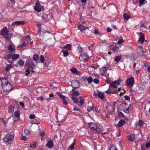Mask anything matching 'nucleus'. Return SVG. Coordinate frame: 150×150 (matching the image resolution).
<instances>
[{
    "mask_svg": "<svg viewBox=\"0 0 150 150\" xmlns=\"http://www.w3.org/2000/svg\"><path fill=\"white\" fill-rule=\"evenodd\" d=\"M17 64L20 66H23L24 64V61L21 59H20L17 61Z\"/></svg>",
    "mask_w": 150,
    "mask_h": 150,
    "instance_id": "obj_27",
    "label": "nucleus"
},
{
    "mask_svg": "<svg viewBox=\"0 0 150 150\" xmlns=\"http://www.w3.org/2000/svg\"><path fill=\"white\" fill-rule=\"evenodd\" d=\"M31 123L32 124H39L40 122L36 119H34L33 120Z\"/></svg>",
    "mask_w": 150,
    "mask_h": 150,
    "instance_id": "obj_35",
    "label": "nucleus"
},
{
    "mask_svg": "<svg viewBox=\"0 0 150 150\" xmlns=\"http://www.w3.org/2000/svg\"><path fill=\"white\" fill-rule=\"evenodd\" d=\"M13 138V133L12 132L8 134L5 136L3 138V141L4 142H6L7 144L8 143L10 144H11V141Z\"/></svg>",
    "mask_w": 150,
    "mask_h": 150,
    "instance_id": "obj_2",
    "label": "nucleus"
},
{
    "mask_svg": "<svg viewBox=\"0 0 150 150\" xmlns=\"http://www.w3.org/2000/svg\"><path fill=\"white\" fill-rule=\"evenodd\" d=\"M112 50L113 51L116 52L117 51L119 50V48L118 47H114L112 48Z\"/></svg>",
    "mask_w": 150,
    "mask_h": 150,
    "instance_id": "obj_45",
    "label": "nucleus"
},
{
    "mask_svg": "<svg viewBox=\"0 0 150 150\" xmlns=\"http://www.w3.org/2000/svg\"><path fill=\"white\" fill-rule=\"evenodd\" d=\"M125 123V121L124 120H121L118 122V125L119 127L122 126Z\"/></svg>",
    "mask_w": 150,
    "mask_h": 150,
    "instance_id": "obj_32",
    "label": "nucleus"
},
{
    "mask_svg": "<svg viewBox=\"0 0 150 150\" xmlns=\"http://www.w3.org/2000/svg\"><path fill=\"white\" fill-rule=\"evenodd\" d=\"M34 10L38 12H40L42 10L44 9V7L41 6L39 2L37 1L35 3V6L34 7Z\"/></svg>",
    "mask_w": 150,
    "mask_h": 150,
    "instance_id": "obj_6",
    "label": "nucleus"
},
{
    "mask_svg": "<svg viewBox=\"0 0 150 150\" xmlns=\"http://www.w3.org/2000/svg\"><path fill=\"white\" fill-rule=\"evenodd\" d=\"M86 81H87L88 83H90L92 82L93 81V79L91 77H89L88 78H87Z\"/></svg>",
    "mask_w": 150,
    "mask_h": 150,
    "instance_id": "obj_39",
    "label": "nucleus"
},
{
    "mask_svg": "<svg viewBox=\"0 0 150 150\" xmlns=\"http://www.w3.org/2000/svg\"><path fill=\"white\" fill-rule=\"evenodd\" d=\"M134 80L133 77H132L127 79V83L129 85H131L133 86L134 83Z\"/></svg>",
    "mask_w": 150,
    "mask_h": 150,
    "instance_id": "obj_12",
    "label": "nucleus"
},
{
    "mask_svg": "<svg viewBox=\"0 0 150 150\" xmlns=\"http://www.w3.org/2000/svg\"><path fill=\"white\" fill-rule=\"evenodd\" d=\"M35 65L33 60L28 59L26 60L25 64V70L26 74L25 75L28 76L30 73L33 74L34 71L33 68L35 67Z\"/></svg>",
    "mask_w": 150,
    "mask_h": 150,
    "instance_id": "obj_1",
    "label": "nucleus"
},
{
    "mask_svg": "<svg viewBox=\"0 0 150 150\" xmlns=\"http://www.w3.org/2000/svg\"><path fill=\"white\" fill-rule=\"evenodd\" d=\"M62 52H63L64 56V57H66L67 56L69 55V52H68L67 50H64L63 49L62 50Z\"/></svg>",
    "mask_w": 150,
    "mask_h": 150,
    "instance_id": "obj_34",
    "label": "nucleus"
},
{
    "mask_svg": "<svg viewBox=\"0 0 150 150\" xmlns=\"http://www.w3.org/2000/svg\"><path fill=\"white\" fill-rule=\"evenodd\" d=\"M25 22L24 21H17L14 22H13L12 24V25L13 26L15 25H23L24 24Z\"/></svg>",
    "mask_w": 150,
    "mask_h": 150,
    "instance_id": "obj_15",
    "label": "nucleus"
},
{
    "mask_svg": "<svg viewBox=\"0 0 150 150\" xmlns=\"http://www.w3.org/2000/svg\"><path fill=\"white\" fill-rule=\"evenodd\" d=\"M93 109V104L91 103V106H88L87 108V110L88 112L91 111Z\"/></svg>",
    "mask_w": 150,
    "mask_h": 150,
    "instance_id": "obj_31",
    "label": "nucleus"
},
{
    "mask_svg": "<svg viewBox=\"0 0 150 150\" xmlns=\"http://www.w3.org/2000/svg\"><path fill=\"white\" fill-rule=\"evenodd\" d=\"M121 81V80L118 79L113 82L111 84V87L114 88H116L117 86L120 85Z\"/></svg>",
    "mask_w": 150,
    "mask_h": 150,
    "instance_id": "obj_11",
    "label": "nucleus"
},
{
    "mask_svg": "<svg viewBox=\"0 0 150 150\" xmlns=\"http://www.w3.org/2000/svg\"><path fill=\"white\" fill-rule=\"evenodd\" d=\"M11 57H12V55L10 54H7V55H5V56L4 57V58L6 60H7Z\"/></svg>",
    "mask_w": 150,
    "mask_h": 150,
    "instance_id": "obj_36",
    "label": "nucleus"
},
{
    "mask_svg": "<svg viewBox=\"0 0 150 150\" xmlns=\"http://www.w3.org/2000/svg\"><path fill=\"white\" fill-rule=\"evenodd\" d=\"M88 125L92 130H94L98 133H99L100 132V129L96 123L94 122H90L88 123Z\"/></svg>",
    "mask_w": 150,
    "mask_h": 150,
    "instance_id": "obj_4",
    "label": "nucleus"
},
{
    "mask_svg": "<svg viewBox=\"0 0 150 150\" xmlns=\"http://www.w3.org/2000/svg\"><path fill=\"white\" fill-rule=\"evenodd\" d=\"M97 92H98V97L100 99H103L104 97V94L102 93L98 92V91Z\"/></svg>",
    "mask_w": 150,
    "mask_h": 150,
    "instance_id": "obj_25",
    "label": "nucleus"
},
{
    "mask_svg": "<svg viewBox=\"0 0 150 150\" xmlns=\"http://www.w3.org/2000/svg\"><path fill=\"white\" fill-rule=\"evenodd\" d=\"M145 1V0H139V6H141Z\"/></svg>",
    "mask_w": 150,
    "mask_h": 150,
    "instance_id": "obj_49",
    "label": "nucleus"
},
{
    "mask_svg": "<svg viewBox=\"0 0 150 150\" xmlns=\"http://www.w3.org/2000/svg\"><path fill=\"white\" fill-rule=\"evenodd\" d=\"M53 142L51 140H50L47 143L46 146L50 148H51L53 146Z\"/></svg>",
    "mask_w": 150,
    "mask_h": 150,
    "instance_id": "obj_18",
    "label": "nucleus"
},
{
    "mask_svg": "<svg viewBox=\"0 0 150 150\" xmlns=\"http://www.w3.org/2000/svg\"><path fill=\"white\" fill-rule=\"evenodd\" d=\"M8 50L10 51V52L15 50V49L11 45H10L8 47Z\"/></svg>",
    "mask_w": 150,
    "mask_h": 150,
    "instance_id": "obj_28",
    "label": "nucleus"
},
{
    "mask_svg": "<svg viewBox=\"0 0 150 150\" xmlns=\"http://www.w3.org/2000/svg\"><path fill=\"white\" fill-rule=\"evenodd\" d=\"M108 69V67L104 66L99 69L100 75L102 76H104L105 74V71Z\"/></svg>",
    "mask_w": 150,
    "mask_h": 150,
    "instance_id": "obj_9",
    "label": "nucleus"
},
{
    "mask_svg": "<svg viewBox=\"0 0 150 150\" xmlns=\"http://www.w3.org/2000/svg\"><path fill=\"white\" fill-rule=\"evenodd\" d=\"M13 66L12 64H10L9 65H8V66H6L5 69V71L6 72H8L12 68H13Z\"/></svg>",
    "mask_w": 150,
    "mask_h": 150,
    "instance_id": "obj_24",
    "label": "nucleus"
},
{
    "mask_svg": "<svg viewBox=\"0 0 150 150\" xmlns=\"http://www.w3.org/2000/svg\"><path fill=\"white\" fill-rule=\"evenodd\" d=\"M2 88L4 91L7 92L11 90L12 86L9 82L5 85H2Z\"/></svg>",
    "mask_w": 150,
    "mask_h": 150,
    "instance_id": "obj_5",
    "label": "nucleus"
},
{
    "mask_svg": "<svg viewBox=\"0 0 150 150\" xmlns=\"http://www.w3.org/2000/svg\"><path fill=\"white\" fill-rule=\"evenodd\" d=\"M40 134L41 137H43L44 136L45 134V132L43 131H41L40 132Z\"/></svg>",
    "mask_w": 150,
    "mask_h": 150,
    "instance_id": "obj_57",
    "label": "nucleus"
},
{
    "mask_svg": "<svg viewBox=\"0 0 150 150\" xmlns=\"http://www.w3.org/2000/svg\"><path fill=\"white\" fill-rule=\"evenodd\" d=\"M37 100H44V99L43 98L42 96H41L38 97L37 98Z\"/></svg>",
    "mask_w": 150,
    "mask_h": 150,
    "instance_id": "obj_55",
    "label": "nucleus"
},
{
    "mask_svg": "<svg viewBox=\"0 0 150 150\" xmlns=\"http://www.w3.org/2000/svg\"><path fill=\"white\" fill-rule=\"evenodd\" d=\"M135 138V136L133 134H131L130 136L128 137V140L129 141L133 140Z\"/></svg>",
    "mask_w": 150,
    "mask_h": 150,
    "instance_id": "obj_30",
    "label": "nucleus"
},
{
    "mask_svg": "<svg viewBox=\"0 0 150 150\" xmlns=\"http://www.w3.org/2000/svg\"><path fill=\"white\" fill-rule=\"evenodd\" d=\"M71 99L75 103H78V100L76 98L73 97L72 98H71Z\"/></svg>",
    "mask_w": 150,
    "mask_h": 150,
    "instance_id": "obj_43",
    "label": "nucleus"
},
{
    "mask_svg": "<svg viewBox=\"0 0 150 150\" xmlns=\"http://www.w3.org/2000/svg\"><path fill=\"white\" fill-rule=\"evenodd\" d=\"M144 123V122L140 120H139V122H138V125L140 126V127H141L142 125Z\"/></svg>",
    "mask_w": 150,
    "mask_h": 150,
    "instance_id": "obj_44",
    "label": "nucleus"
},
{
    "mask_svg": "<svg viewBox=\"0 0 150 150\" xmlns=\"http://www.w3.org/2000/svg\"><path fill=\"white\" fill-rule=\"evenodd\" d=\"M123 18L125 20H127L130 17V16L127 13H125L123 15Z\"/></svg>",
    "mask_w": 150,
    "mask_h": 150,
    "instance_id": "obj_33",
    "label": "nucleus"
},
{
    "mask_svg": "<svg viewBox=\"0 0 150 150\" xmlns=\"http://www.w3.org/2000/svg\"><path fill=\"white\" fill-rule=\"evenodd\" d=\"M42 18L45 20L47 21L49 19V17L48 15L45 13H44L42 16Z\"/></svg>",
    "mask_w": 150,
    "mask_h": 150,
    "instance_id": "obj_21",
    "label": "nucleus"
},
{
    "mask_svg": "<svg viewBox=\"0 0 150 150\" xmlns=\"http://www.w3.org/2000/svg\"><path fill=\"white\" fill-rule=\"evenodd\" d=\"M58 96H59V97L61 98L62 99V98H64L65 96L63 95H62L60 94V93H59L58 94Z\"/></svg>",
    "mask_w": 150,
    "mask_h": 150,
    "instance_id": "obj_59",
    "label": "nucleus"
},
{
    "mask_svg": "<svg viewBox=\"0 0 150 150\" xmlns=\"http://www.w3.org/2000/svg\"><path fill=\"white\" fill-rule=\"evenodd\" d=\"M73 91L71 94V95L72 97H75L78 96L80 94V93L78 91H74L73 90H72Z\"/></svg>",
    "mask_w": 150,
    "mask_h": 150,
    "instance_id": "obj_20",
    "label": "nucleus"
},
{
    "mask_svg": "<svg viewBox=\"0 0 150 150\" xmlns=\"http://www.w3.org/2000/svg\"><path fill=\"white\" fill-rule=\"evenodd\" d=\"M40 60L42 63H43L45 61V58L43 55H41L40 58Z\"/></svg>",
    "mask_w": 150,
    "mask_h": 150,
    "instance_id": "obj_38",
    "label": "nucleus"
},
{
    "mask_svg": "<svg viewBox=\"0 0 150 150\" xmlns=\"http://www.w3.org/2000/svg\"><path fill=\"white\" fill-rule=\"evenodd\" d=\"M1 85L2 86V85H5L7 83H9L7 80V79L5 78L2 77L1 78Z\"/></svg>",
    "mask_w": 150,
    "mask_h": 150,
    "instance_id": "obj_17",
    "label": "nucleus"
},
{
    "mask_svg": "<svg viewBox=\"0 0 150 150\" xmlns=\"http://www.w3.org/2000/svg\"><path fill=\"white\" fill-rule=\"evenodd\" d=\"M71 46L70 44H67L64 47V48L67 50H71Z\"/></svg>",
    "mask_w": 150,
    "mask_h": 150,
    "instance_id": "obj_29",
    "label": "nucleus"
},
{
    "mask_svg": "<svg viewBox=\"0 0 150 150\" xmlns=\"http://www.w3.org/2000/svg\"><path fill=\"white\" fill-rule=\"evenodd\" d=\"M140 36L138 40V42L140 43H143L144 41L145 38L143 34L142 33H140Z\"/></svg>",
    "mask_w": 150,
    "mask_h": 150,
    "instance_id": "obj_14",
    "label": "nucleus"
},
{
    "mask_svg": "<svg viewBox=\"0 0 150 150\" xmlns=\"http://www.w3.org/2000/svg\"><path fill=\"white\" fill-rule=\"evenodd\" d=\"M50 87L51 89H53L54 90H56L57 88V87H54V85L52 84L50 85Z\"/></svg>",
    "mask_w": 150,
    "mask_h": 150,
    "instance_id": "obj_48",
    "label": "nucleus"
},
{
    "mask_svg": "<svg viewBox=\"0 0 150 150\" xmlns=\"http://www.w3.org/2000/svg\"><path fill=\"white\" fill-rule=\"evenodd\" d=\"M22 45L23 46V47H25L26 46L27 43L26 42H24L22 44Z\"/></svg>",
    "mask_w": 150,
    "mask_h": 150,
    "instance_id": "obj_64",
    "label": "nucleus"
},
{
    "mask_svg": "<svg viewBox=\"0 0 150 150\" xmlns=\"http://www.w3.org/2000/svg\"><path fill=\"white\" fill-rule=\"evenodd\" d=\"M121 58V55L117 56L115 57L114 61L116 62V63L118 62H119Z\"/></svg>",
    "mask_w": 150,
    "mask_h": 150,
    "instance_id": "obj_26",
    "label": "nucleus"
},
{
    "mask_svg": "<svg viewBox=\"0 0 150 150\" xmlns=\"http://www.w3.org/2000/svg\"><path fill=\"white\" fill-rule=\"evenodd\" d=\"M66 99H67L66 97L65 96L64 98H62V100L63 101V103H63L64 105H67V102L66 101Z\"/></svg>",
    "mask_w": 150,
    "mask_h": 150,
    "instance_id": "obj_41",
    "label": "nucleus"
},
{
    "mask_svg": "<svg viewBox=\"0 0 150 150\" xmlns=\"http://www.w3.org/2000/svg\"><path fill=\"white\" fill-rule=\"evenodd\" d=\"M88 55L85 53L81 54L79 57L80 60L84 62H86L88 60Z\"/></svg>",
    "mask_w": 150,
    "mask_h": 150,
    "instance_id": "obj_7",
    "label": "nucleus"
},
{
    "mask_svg": "<svg viewBox=\"0 0 150 150\" xmlns=\"http://www.w3.org/2000/svg\"><path fill=\"white\" fill-rule=\"evenodd\" d=\"M94 33L96 35H99L100 34V32L98 31L97 29H95L94 31Z\"/></svg>",
    "mask_w": 150,
    "mask_h": 150,
    "instance_id": "obj_52",
    "label": "nucleus"
},
{
    "mask_svg": "<svg viewBox=\"0 0 150 150\" xmlns=\"http://www.w3.org/2000/svg\"><path fill=\"white\" fill-rule=\"evenodd\" d=\"M122 107L123 110L125 112L127 113H129V107L127 104L126 103H124L122 104Z\"/></svg>",
    "mask_w": 150,
    "mask_h": 150,
    "instance_id": "obj_10",
    "label": "nucleus"
},
{
    "mask_svg": "<svg viewBox=\"0 0 150 150\" xmlns=\"http://www.w3.org/2000/svg\"><path fill=\"white\" fill-rule=\"evenodd\" d=\"M74 142L71 144L69 147V150L70 149H74Z\"/></svg>",
    "mask_w": 150,
    "mask_h": 150,
    "instance_id": "obj_40",
    "label": "nucleus"
},
{
    "mask_svg": "<svg viewBox=\"0 0 150 150\" xmlns=\"http://www.w3.org/2000/svg\"><path fill=\"white\" fill-rule=\"evenodd\" d=\"M82 51V48L80 46H79L77 48V51L79 52L80 53Z\"/></svg>",
    "mask_w": 150,
    "mask_h": 150,
    "instance_id": "obj_46",
    "label": "nucleus"
},
{
    "mask_svg": "<svg viewBox=\"0 0 150 150\" xmlns=\"http://www.w3.org/2000/svg\"><path fill=\"white\" fill-rule=\"evenodd\" d=\"M111 93L112 94H116L118 93V91L117 90H115L114 91H111Z\"/></svg>",
    "mask_w": 150,
    "mask_h": 150,
    "instance_id": "obj_63",
    "label": "nucleus"
},
{
    "mask_svg": "<svg viewBox=\"0 0 150 150\" xmlns=\"http://www.w3.org/2000/svg\"><path fill=\"white\" fill-rule=\"evenodd\" d=\"M110 150H117V149L115 146H113L111 147Z\"/></svg>",
    "mask_w": 150,
    "mask_h": 150,
    "instance_id": "obj_51",
    "label": "nucleus"
},
{
    "mask_svg": "<svg viewBox=\"0 0 150 150\" xmlns=\"http://www.w3.org/2000/svg\"><path fill=\"white\" fill-rule=\"evenodd\" d=\"M124 98L125 100H130V98L127 96H124Z\"/></svg>",
    "mask_w": 150,
    "mask_h": 150,
    "instance_id": "obj_61",
    "label": "nucleus"
},
{
    "mask_svg": "<svg viewBox=\"0 0 150 150\" xmlns=\"http://www.w3.org/2000/svg\"><path fill=\"white\" fill-rule=\"evenodd\" d=\"M9 31L7 29V26L4 27L1 30V34L3 36V38L6 40H9Z\"/></svg>",
    "mask_w": 150,
    "mask_h": 150,
    "instance_id": "obj_3",
    "label": "nucleus"
},
{
    "mask_svg": "<svg viewBox=\"0 0 150 150\" xmlns=\"http://www.w3.org/2000/svg\"><path fill=\"white\" fill-rule=\"evenodd\" d=\"M78 28L81 31H83L86 34H87V33H86V32L85 30L86 29L88 28V27H85L84 26L80 25L78 26Z\"/></svg>",
    "mask_w": 150,
    "mask_h": 150,
    "instance_id": "obj_16",
    "label": "nucleus"
},
{
    "mask_svg": "<svg viewBox=\"0 0 150 150\" xmlns=\"http://www.w3.org/2000/svg\"><path fill=\"white\" fill-rule=\"evenodd\" d=\"M79 98L80 99V102L78 103V105L79 106H82L84 104V100L81 97H79Z\"/></svg>",
    "mask_w": 150,
    "mask_h": 150,
    "instance_id": "obj_23",
    "label": "nucleus"
},
{
    "mask_svg": "<svg viewBox=\"0 0 150 150\" xmlns=\"http://www.w3.org/2000/svg\"><path fill=\"white\" fill-rule=\"evenodd\" d=\"M20 112L19 111H16L14 113V114L13 115V117H14V121L15 120H18L19 119L20 117Z\"/></svg>",
    "mask_w": 150,
    "mask_h": 150,
    "instance_id": "obj_13",
    "label": "nucleus"
},
{
    "mask_svg": "<svg viewBox=\"0 0 150 150\" xmlns=\"http://www.w3.org/2000/svg\"><path fill=\"white\" fill-rule=\"evenodd\" d=\"M146 148H149L150 147V142H149L147 143L145 145Z\"/></svg>",
    "mask_w": 150,
    "mask_h": 150,
    "instance_id": "obj_58",
    "label": "nucleus"
},
{
    "mask_svg": "<svg viewBox=\"0 0 150 150\" xmlns=\"http://www.w3.org/2000/svg\"><path fill=\"white\" fill-rule=\"evenodd\" d=\"M71 85L74 88H76L80 86V83L77 80H73L71 83Z\"/></svg>",
    "mask_w": 150,
    "mask_h": 150,
    "instance_id": "obj_8",
    "label": "nucleus"
},
{
    "mask_svg": "<svg viewBox=\"0 0 150 150\" xmlns=\"http://www.w3.org/2000/svg\"><path fill=\"white\" fill-rule=\"evenodd\" d=\"M19 57V55L18 54H13L12 55V60L14 61L15 59H18Z\"/></svg>",
    "mask_w": 150,
    "mask_h": 150,
    "instance_id": "obj_22",
    "label": "nucleus"
},
{
    "mask_svg": "<svg viewBox=\"0 0 150 150\" xmlns=\"http://www.w3.org/2000/svg\"><path fill=\"white\" fill-rule=\"evenodd\" d=\"M91 68H92V69L94 70L97 69V67H96V66H91L89 67V69H90Z\"/></svg>",
    "mask_w": 150,
    "mask_h": 150,
    "instance_id": "obj_50",
    "label": "nucleus"
},
{
    "mask_svg": "<svg viewBox=\"0 0 150 150\" xmlns=\"http://www.w3.org/2000/svg\"><path fill=\"white\" fill-rule=\"evenodd\" d=\"M79 111V112H80L81 110L79 109V108H77L74 107V108L73 110V111Z\"/></svg>",
    "mask_w": 150,
    "mask_h": 150,
    "instance_id": "obj_56",
    "label": "nucleus"
},
{
    "mask_svg": "<svg viewBox=\"0 0 150 150\" xmlns=\"http://www.w3.org/2000/svg\"><path fill=\"white\" fill-rule=\"evenodd\" d=\"M70 71L73 74H74L76 75H79V72L78 71L76 68H73L70 69Z\"/></svg>",
    "mask_w": 150,
    "mask_h": 150,
    "instance_id": "obj_19",
    "label": "nucleus"
},
{
    "mask_svg": "<svg viewBox=\"0 0 150 150\" xmlns=\"http://www.w3.org/2000/svg\"><path fill=\"white\" fill-rule=\"evenodd\" d=\"M93 81L95 83L97 84L99 83V80L96 79H94L93 80Z\"/></svg>",
    "mask_w": 150,
    "mask_h": 150,
    "instance_id": "obj_54",
    "label": "nucleus"
},
{
    "mask_svg": "<svg viewBox=\"0 0 150 150\" xmlns=\"http://www.w3.org/2000/svg\"><path fill=\"white\" fill-rule=\"evenodd\" d=\"M24 132L26 134H31L30 131L27 128L25 129Z\"/></svg>",
    "mask_w": 150,
    "mask_h": 150,
    "instance_id": "obj_37",
    "label": "nucleus"
},
{
    "mask_svg": "<svg viewBox=\"0 0 150 150\" xmlns=\"http://www.w3.org/2000/svg\"><path fill=\"white\" fill-rule=\"evenodd\" d=\"M110 79L109 78H108L106 80V81L108 84H110Z\"/></svg>",
    "mask_w": 150,
    "mask_h": 150,
    "instance_id": "obj_62",
    "label": "nucleus"
},
{
    "mask_svg": "<svg viewBox=\"0 0 150 150\" xmlns=\"http://www.w3.org/2000/svg\"><path fill=\"white\" fill-rule=\"evenodd\" d=\"M39 58V56L38 55L34 54L33 56V59L35 61L38 60Z\"/></svg>",
    "mask_w": 150,
    "mask_h": 150,
    "instance_id": "obj_42",
    "label": "nucleus"
},
{
    "mask_svg": "<svg viewBox=\"0 0 150 150\" xmlns=\"http://www.w3.org/2000/svg\"><path fill=\"white\" fill-rule=\"evenodd\" d=\"M106 31L108 32H110L111 30H112L110 28L108 27L106 28Z\"/></svg>",
    "mask_w": 150,
    "mask_h": 150,
    "instance_id": "obj_60",
    "label": "nucleus"
},
{
    "mask_svg": "<svg viewBox=\"0 0 150 150\" xmlns=\"http://www.w3.org/2000/svg\"><path fill=\"white\" fill-rule=\"evenodd\" d=\"M124 42V40H123V39H122L121 40H118L117 44L119 45H120L121 44L123 43Z\"/></svg>",
    "mask_w": 150,
    "mask_h": 150,
    "instance_id": "obj_47",
    "label": "nucleus"
},
{
    "mask_svg": "<svg viewBox=\"0 0 150 150\" xmlns=\"http://www.w3.org/2000/svg\"><path fill=\"white\" fill-rule=\"evenodd\" d=\"M35 116L33 114H31L29 116V118L30 119H34L35 118Z\"/></svg>",
    "mask_w": 150,
    "mask_h": 150,
    "instance_id": "obj_53",
    "label": "nucleus"
}]
</instances>
